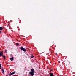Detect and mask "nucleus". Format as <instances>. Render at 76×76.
<instances>
[{
	"instance_id": "3",
	"label": "nucleus",
	"mask_w": 76,
	"mask_h": 76,
	"mask_svg": "<svg viewBox=\"0 0 76 76\" xmlns=\"http://www.w3.org/2000/svg\"><path fill=\"white\" fill-rule=\"evenodd\" d=\"M3 51H1L0 52V56H3Z\"/></svg>"
},
{
	"instance_id": "4",
	"label": "nucleus",
	"mask_w": 76,
	"mask_h": 76,
	"mask_svg": "<svg viewBox=\"0 0 76 76\" xmlns=\"http://www.w3.org/2000/svg\"><path fill=\"white\" fill-rule=\"evenodd\" d=\"M1 71L2 72V73L4 74V69L3 68L1 69Z\"/></svg>"
},
{
	"instance_id": "2",
	"label": "nucleus",
	"mask_w": 76,
	"mask_h": 76,
	"mask_svg": "<svg viewBox=\"0 0 76 76\" xmlns=\"http://www.w3.org/2000/svg\"><path fill=\"white\" fill-rule=\"evenodd\" d=\"M20 49H21V50H22V51H24L25 52H26V49H25V48L23 47L20 48Z\"/></svg>"
},
{
	"instance_id": "16",
	"label": "nucleus",
	"mask_w": 76,
	"mask_h": 76,
	"mask_svg": "<svg viewBox=\"0 0 76 76\" xmlns=\"http://www.w3.org/2000/svg\"><path fill=\"white\" fill-rule=\"evenodd\" d=\"M0 34H1V32L0 31Z\"/></svg>"
},
{
	"instance_id": "15",
	"label": "nucleus",
	"mask_w": 76,
	"mask_h": 76,
	"mask_svg": "<svg viewBox=\"0 0 76 76\" xmlns=\"http://www.w3.org/2000/svg\"><path fill=\"white\" fill-rule=\"evenodd\" d=\"M57 53H55V55H57Z\"/></svg>"
},
{
	"instance_id": "10",
	"label": "nucleus",
	"mask_w": 76,
	"mask_h": 76,
	"mask_svg": "<svg viewBox=\"0 0 76 76\" xmlns=\"http://www.w3.org/2000/svg\"><path fill=\"white\" fill-rule=\"evenodd\" d=\"M3 58H4V60H5V59H6V58H5V56L4 55L3 56Z\"/></svg>"
},
{
	"instance_id": "13",
	"label": "nucleus",
	"mask_w": 76,
	"mask_h": 76,
	"mask_svg": "<svg viewBox=\"0 0 76 76\" xmlns=\"http://www.w3.org/2000/svg\"><path fill=\"white\" fill-rule=\"evenodd\" d=\"M52 69H50V71H52Z\"/></svg>"
},
{
	"instance_id": "14",
	"label": "nucleus",
	"mask_w": 76,
	"mask_h": 76,
	"mask_svg": "<svg viewBox=\"0 0 76 76\" xmlns=\"http://www.w3.org/2000/svg\"><path fill=\"white\" fill-rule=\"evenodd\" d=\"M10 75H12V73H10Z\"/></svg>"
},
{
	"instance_id": "9",
	"label": "nucleus",
	"mask_w": 76,
	"mask_h": 76,
	"mask_svg": "<svg viewBox=\"0 0 76 76\" xmlns=\"http://www.w3.org/2000/svg\"><path fill=\"white\" fill-rule=\"evenodd\" d=\"M31 58H33V57H34V56H33V55L31 54Z\"/></svg>"
},
{
	"instance_id": "5",
	"label": "nucleus",
	"mask_w": 76,
	"mask_h": 76,
	"mask_svg": "<svg viewBox=\"0 0 76 76\" xmlns=\"http://www.w3.org/2000/svg\"><path fill=\"white\" fill-rule=\"evenodd\" d=\"M10 60H11V61H13V60H14V58L13 57L11 58H10Z\"/></svg>"
},
{
	"instance_id": "19",
	"label": "nucleus",
	"mask_w": 76,
	"mask_h": 76,
	"mask_svg": "<svg viewBox=\"0 0 76 76\" xmlns=\"http://www.w3.org/2000/svg\"><path fill=\"white\" fill-rule=\"evenodd\" d=\"M9 76H10V75H9Z\"/></svg>"
},
{
	"instance_id": "11",
	"label": "nucleus",
	"mask_w": 76,
	"mask_h": 76,
	"mask_svg": "<svg viewBox=\"0 0 76 76\" xmlns=\"http://www.w3.org/2000/svg\"><path fill=\"white\" fill-rule=\"evenodd\" d=\"M15 73H16L15 71H14V72H12V73H13V75H14V74H15Z\"/></svg>"
},
{
	"instance_id": "6",
	"label": "nucleus",
	"mask_w": 76,
	"mask_h": 76,
	"mask_svg": "<svg viewBox=\"0 0 76 76\" xmlns=\"http://www.w3.org/2000/svg\"><path fill=\"white\" fill-rule=\"evenodd\" d=\"M50 76H53V74L52 73H50Z\"/></svg>"
},
{
	"instance_id": "8",
	"label": "nucleus",
	"mask_w": 76,
	"mask_h": 76,
	"mask_svg": "<svg viewBox=\"0 0 76 76\" xmlns=\"http://www.w3.org/2000/svg\"><path fill=\"white\" fill-rule=\"evenodd\" d=\"M16 45H17V46H19V43H16Z\"/></svg>"
},
{
	"instance_id": "1",
	"label": "nucleus",
	"mask_w": 76,
	"mask_h": 76,
	"mask_svg": "<svg viewBox=\"0 0 76 76\" xmlns=\"http://www.w3.org/2000/svg\"><path fill=\"white\" fill-rule=\"evenodd\" d=\"M30 75H31L30 76H34V74H35V70L34 69H31V71L29 73Z\"/></svg>"
},
{
	"instance_id": "17",
	"label": "nucleus",
	"mask_w": 76,
	"mask_h": 76,
	"mask_svg": "<svg viewBox=\"0 0 76 76\" xmlns=\"http://www.w3.org/2000/svg\"><path fill=\"white\" fill-rule=\"evenodd\" d=\"M12 74V75H13V74L12 72V73H11Z\"/></svg>"
},
{
	"instance_id": "7",
	"label": "nucleus",
	"mask_w": 76,
	"mask_h": 76,
	"mask_svg": "<svg viewBox=\"0 0 76 76\" xmlns=\"http://www.w3.org/2000/svg\"><path fill=\"white\" fill-rule=\"evenodd\" d=\"M3 28L2 27H0V31H2L3 29Z\"/></svg>"
},
{
	"instance_id": "18",
	"label": "nucleus",
	"mask_w": 76,
	"mask_h": 76,
	"mask_svg": "<svg viewBox=\"0 0 76 76\" xmlns=\"http://www.w3.org/2000/svg\"><path fill=\"white\" fill-rule=\"evenodd\" d=\"M6 76H8V75H6Z\"/></svg>"
},
{
	"instance_id": "12",
	"label": "nucleus",
	"mask_w": 76,
	"mask_h": 76,
	"mask_svg": "<svg viewBox=\"0 0 76 76\" xmlns=\"http://www.w3.org/2000/svg\"><path fill=\"white\" fill-rule=\"evenodd\" d=\"M5 53H7V50H5Z\"/></svg>"
}]
</instances>
